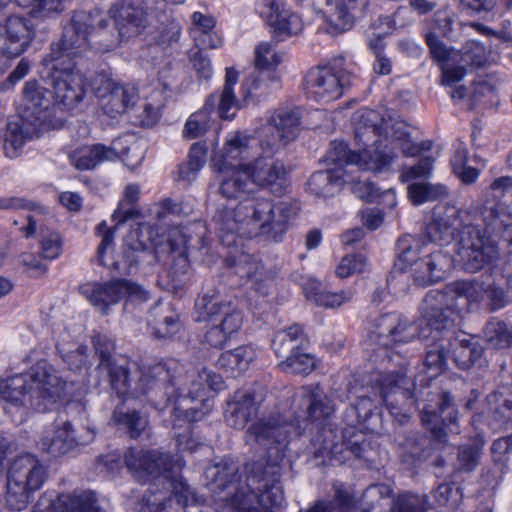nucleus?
Masks as SVG:
<instances>
[{
	"instance_id": "obj_1",
	"label": "nucleus",
	"mask_w": 512,
	"mask_h": 512,
	"mask_svg": "<svg viewBox=\"0 0 512 512\" xmlns=\"http://www.w3.org/2000/svg\"><path fill=\"white\" fill-rule=\"evenodd\" d=\"M333 412V404L318 385L301 387L294 393L289 410L283 408L282 416L259 419L245 433L246 444L267 450L266 465L255 470L246 464L243 480V474L238 475L237 463L222 461L205 471L206 478L211 479L210 490L219 495L224 493L220 499L234 512H271V507L284 501L280 463L293 437L300 436L311 425V429L320 432L312 440L319 445L318 455L336 457L342 452L333 443L334 431L325 424Z\"/></svg>"
},
{
	"instance_id": "obj_2",
	"label": "nucleus",
	"mask_w": 512,
	"mask_h": 512,
	"mask_svg": "<svg viewBox=\"0 0 512 512\" xmlns=\"http://www.w3.org/2000/svg\"><path fill=\"white\" fill-rule=\"evenodd\" d=\"M508 194L512 195V177L503 176L494 180L482 193L479 202L469 210L436 206L424 237L431 243L444 245L457 234L455 261L468 272L479 271L498 258L497 240L504 227L511 224L512 212L502 203Z\"/></svg>"
},
{
	"instance_id": "obj_3",
	"label": "nucleus",
	"mask_w": 512,
	"mask_h": 512,
	"mask_svg": "<svg viewBox=\"0 0 512 512\" xmlns=\"http://www.w3.org/2000/svg\"><path fill=\"white\" fill-rule=\"evenodd\" d=\"M355 142L357 150H350L344 141H332L324 162L329 167L311 175L308 191L316 197H332L340 192L348 180L347 168L384 172L390 169L399 152L414 156L419 148L411 142L404 124L385 119L378 111L363 109L355 117Z\"/></svg>"
},
{
	"instance_id": "obj_4",
	"label": "nucleus",
	"mask_w": 512,
	"mask_h": 512,
	"mask_svg": "<svg viewBox=\"0 0 512 512\" xmlns=\"http://www.w3.org/2000/svg\"><path fill=\"white\" fill-rule=\"evenodd\" d=\"M248 165L237 164L219 174V192L226 199L239 200L219 208L213 216V223L223 244H236L238 237L263 238L275 243L283 240L298 214V207L289 200L253 196Z\"/></svg>"
},
{
	"instance_id": "obj_5",
	"label": "nucleus",
	"mask_w": 512,
	"mask_h": 512,
	"mask_svg": "<svg viewBox=\"0 0 512 512\" xmlns=\"http://www.w3.org/2000/svg\"><path fill=\"white\" fill-rule=\"evenodd\" d=\"M128 470L139 481H153L137 504L138 512H185L197 502L195 494L179 472L184 463L158 450L131 448L124 455Z\"/></svg>"
},
{
	"instance_id": "obj_6",
	"label": "nucleus",
	"mask_w": 512,
	"mask_h": 512,
	"mask_svg": "<svg viewBox=\"0 0 512 512\" xmlns=\"http://www.w3.org/2000/svg\"><path fill=\"white\" fill-rule=\"evenodd\" d=\"M506 304L504 291L493 282L456 281L444 291H429L421 305V313L435 330H448L461 319L468 305H482L490 311Z\"/></svg>"
},
{
	"instance_id": "obj_7",
	"label": "nucleus",
	"mask_w": 512,
	"mask_h": 512,
	"mask_svg": "<svg viewBox=\"0 0 512 512\" xmlns=\"http://www.w3.org/2000/svg\"><path fill=\"white\" fill-rule=\"evenodd\" d=\"M181 384L180 378H174L165 385V394L169 395L167 402L173 401L170 411L173 428L185 427L186 433H175L179 449L194 451L201 444L190 435V424L202 419L212 409L209 392L223 390L225 382L214 371L203 368L189 375V388H182Z\"/></svg>"
},
{
	"instance_id": "obj_8",
	"label": "nucleus",
	"mask_w": 512,
	"mask_h": 512,
	"mask_svg": "<svg viewBox=\"0 0 512 512\" xmlns=\"http://www.w3.org/2000/svg\"><path fill=\"white\" fill-rule=\"evenodd\" d=\"M65 381L46 361L37 362L28 372L0 378V399L15 407L38 412L53 409L61 399Z\"/></svg>"
},
{
	"instance_id": "obj_9",
	"label": "nucleus",
	"mask_w": 512,
	"mask_h": 512,
	"mask_svg": "<svg viewBox=\"0 0 512 512\" xmlns=\"http://www.w3.org/2000/svg\"><path fill=\"white\" fill-rule=\"evenodd\" d=\"M96 354L99 355L98 369L100 371H107L109 375L111 389L117 394L119 398L126 399L127 397H138L139 394H145L149 390L154 389L159 385V382L166 381L169 377V371L161 364L143 367L136 369L138 374V382L132 388L130 373L131 364L126 360L112 361L111 352L114 349V344L103 335H97L93 338ZM135 367V364H132Z\"/></svg>"
},
{
	"instance_id": "obj_10",
	"label": "nucleus",
	"mask_w": 512,
	"mask_h": 512,
	"mask_svg": "<svg viewBox=\"0 0 512 512\" xmlns=\"http://www.w3.org/2000/svg\"><path fill=\"white\" fill-rule=\"evenodd\" d=\"M107 26L108 20L99 8L74 13L61 39L51 44L50 52L42 60L43 65L65 63L66 59L81 56L89 47V37L105 38L102 33Z\"/></svg>"
},
{
	"instance_id": "obj_11",
	"label": "nucleus",
	"mask_w": 512,
	"mask_h": 512,
	"mask_svg": "<svg viewBox=\"0 0 512 512\" xmlns=\"http://www.w3.org/2000/svg\"><path fill=\"white\" fill-rule=\"evenodd\" d=\"M195 308L198 320L209 323L205 342L212 347H223L242 327V312L218 291H207L198 297Z\"/></svg>"
},
{
	"instance_id": "obj_12",
	"label": "nucleus",
	"mask_w": 512,
	"mask_h": 512,
	"mask_svg": "<svg viewBox=\"0 0 512 512\" xmlns=\"http://www.w3.org/2000/svg\"><path fill=\"white\" fill-rule=\"evenodd\" d=\"M47 475L43 463L34 455L16 457L7 471L5 501L9 509H25L33 494L43 486Z\"/></svg>"
},
{
	"instance_id": "obj_13",
	"label": "nucleus",
	"mask_w": 512,
	"mask_h": 512,
	"mask_svg": "<svg viewBox=\"0 0 512 512\" xmlns=\"http://www.w3.org/2000/svg\"><path fill=\"white\" fill-rule=\"evenodd\" d=\"M107 14L117 34L94 41L96 49L103 53L113 51L138 37L148 25L147 10L142 0H116L110 5Z\"/></svg>"
},
{
	"instance_id": "obj_14",
	"label": "nucleus",
	"mask_w": 512,
	"mask_h": 512,
	"mask_svg": "<svg viewBox=\"0 0 512 512\" xmlns=\"http://www.w3.org/2000/svg\"><path fill=\"white\" fill-rule=\"evenodd\" d=\"M53 62L44 66L52 80L54 102L62 109H73L85 96L83 75L73 64Z\"/></svg>"
},
{
	"instance_id": "obj_15",
	"label": "nucleus",
	"mask_w": 512,
	"mask_h": 512,
	"mask_svg": "<svg viewBox=\"0 0 512 512\" xmlns=\"http://www.w3.org/2000/svg\"><path fill=\"white\" fill-rule=\"evenodd\" d=\"M80 293L100 312L107 313L109 306L123 298L146 300V292L138 285L127 280H114L105 283H85Z\"/></svg>"
},
{
	"instance_id": "obj_16",
	"label": "nucleus",
	"mask_w": 512,
	"mask_h": 512,
	"mask_svg": "<svg viewBox=\"0 0 512 512\" xmlns=\"http://www.w3.org/2000/svg\"><path fill=\"white\" fill-rule=\"evenodd\" d=\"M422 317L424 316L422 315ZM423 319L427 326H429V329L420 328L394 313L383 315L377 320L372 331V337L375 338V341L380 346L390 347L394 343L410 342L416 337L427 338L433 332L438 334L441 331L435 330L425 318Z\"/></svg>"
},
{
	"instance_id": "obj_17",
	"label": "nucleus",
	"mask_w": 512,
	"mask_h": 512,
	"mask_svg": "<svg viewBox=\"0 0 512 512\" xmlns=\"http://www.w3.org/2000/svg\"><path fill=\"white\" fill-rule=\"evenodd\" d=\"M300 130V117L296 111L279 109L273 113L260 131L259 145L263 152H275L293 141Z\"/></svg>"
},
{
	"instance_id": "obj_18",
	"label": "nucleus",
	"mask_w": 512,
	"mask_h": 512,
	"mask_svg": "<svg viewBox=\"0 0 512 512\" xmlns=\"http://www.w3.org/2000/svg\"><path fill=\"white\" fill-rule=\"evenodd\" d=\"M375 388L380 398L385 403L390 415L400 424L408 421L409 415L402 406L413 405L412 392L405 386L409 384L408 379L402 373H387L378 375L375 379Z\"/></svg>"
},
{
	"instance_id": "obj_19",
	"label": "nucleus",
	"mask_w": 512,
	"mask_h": 512,
	"mask_svg": "<svg viewBox=\"0 0 512 512\" xmlns=\"http://www.w3.org/2000/svg\"><path fill=\"white\" fill-rule=\"evenodd\" d=\"M94 92L100 110L112 119L133 107L138 96L134 87L119 84L105 76L96 80Z\"/></svg>"
},
{
	"instance_id": "obj_20",
	"label": "nucleus",
	"mask_w": 512,
	"mask_h": 512,
	"mask_svg": "<svg viewBox=\"0 0 512 512\" xmlns=\"http://www.w3.org/2000/svg\"><path fill=\"white\" fill-rule=\"evenodd\" d=\"M36 36V27L31 19L12 14L0 23V37L3 38L2 52L8 59H14L25 53Z\"/></svg>"
},
{
	"instance_id": "obj_21",
	"label": "nucleus",
	"mask_w": 512,
	"mask_h": 512,
	"mask_svg": "<svg viewBox=\"0 0 512 512\" xmlns=\"http://www.w3.org/2000/svg\"><path fill=\"white\" fill-rule=\"evenodd\" d=\"M348 83L343 74L329 66L311 68L304 79L307 96L317 102H330L339 99Z\"/></svg>"
},
{
	"instance_id": "obj_22",
	"label": "nucleus",
	"mask_w": 512,
	"mask_h": 512,
	"mask_svg": "<svg viewBox=\"0 0 512 512\" xmlns=\"http://www.w3.org/2000/svg\"><path fill=\"white\" fill-rule=\"evenodd\" d=\"M259 140L241 131H230L224 139L221 149L213 152L210 167L214 171H223L247 161L253 154Z\"/></svg>"
},
{
	"instance_id": "obj_23",
	"label": "nucleus",
	"mask_w": 512,
	"mask_h": 512,
	"mask_svg": "<svg viewBox=\"0 0 512 512\" xmlns=\"http://www.w3.org/2000/svg\"><path fill=\"white\" fill-rule=\"evenodd\" d=\"M55 107L54 98L45 87L35 80L25 83L20 118L50 128L53 126L52 117Z\"/></svg>"
},
{
	"instance_id": "obj_24",
	"label": "nucleus",
	"mask_w": 512,
	"mask_h": 512,
	"mask_svg": "<svg viewBox=\"0 0 512 512\" xmlns=\"http://www.w3.org/2000/svg\"><path fill=\"white\" fill-rule=\"evenodd\" d=\"M266 388L256 384L250 390L238 391L227 403L225 420L229 426L242 429L256 416L260 404L265 400Z\"/></svg>"
},
{
	"instance_id": "obj_25",
	"label": "nucleus",
	"mask_w": 512,
	"mask_h": 512,
	"mask_svg": "<svg viewBox=\"0 0 512 512\" xmlns=\"http://www.w3.org/2000/svg\"><path fill=\"white\" fill-rule=\"evenodd\" d=\"M32 512H102L92 491L62 494L56 499L48 493L40 496Z\"/></svg>"
},
{
	"instance_id": "obj_26",
	"label": "nucleus",
	"mask_w": 512,
	"mask_h": 512,
	"mask_svg": "<svg viewBox=\"0 0 512 512\" xmlns=\"http://www.w3.org/2000/svg\"><path fill=\"white\" fill-rule=\"evenodd\" d=\"M248 165V175L251 183L260 188L271 192H277L282 189L286 168L284 164L274 158L271 154L257 157L255 160L245 163Z\"/></svg>"
},
{
	"instance_id": "obj_27",
	"label": "nucleus",
	"mask_w": 512,
	"mask_h": 512,
	"mask_svg": "<svg viewBox=\"0 0 512 512\" xmlns=\"http://www.w3.org/2000/svg\"><path fill=\"white\" fill-rule=\"evenodd\" d=\"M120 140H116L111 146L94 144L79 147L69 155L71 165L77 170H92L105 161H114L128 155L130 148L120 149Z\"/></svg>"
},
{
	"instance_id": "obj_28",
	"label": "nucleus",
	"mask_w": 512,
	"mask_h": 512,
	"mask_svg": "<svg viewBox=\"0 0 512 512\" xmlns=\"http://www.w3.org/2000/svg\"><path fill=\"white\" fill-rule=\"evenodd\" d=\"M168 246L170 257L173 260V265L168 272V277L171 278L170 283H166L168 289H180L189 278L190 264L187 255L188 238L178 227L170 230L168 236Z\"/></svg>"
},
{
	"instance_id": "obj_29",
	"label": "nucleus",
	"mask_w": 512,
	"mask_h": 512,
	"mask_svg": "<svg viewBox=\"0 0 512 512\" xmlns=\"http://www.w3.org/2000/svg\"><path fill=\"white\" fill-rule=\"evenodd\" d=\"M326 5L332 31L342 33L366 15L369 0H326Z\"/></svg>"
},
{
	"instance_id": "obj_30",
	"label": "nucleus",
	"mask_w": 512,
	"mask_h": 512,
	"mask_svg": "<svg viewBox=\"0 0 512 512\" xmlns=\"http://www.w3.org/2000/svg\"><path fill=\"white\" fill-rule=\"evenodd\" d=\"M422 423L428 428L433 437L444 442L447 433L458 434L459 426L457 424V411L453 407L452 397L448 393H443L439 407V413L424 409L422 413Z\"/></svg>"
},
{
	"instance_id": "obj_31",
	"label": "nucleus",
	"mask_w": 512,
	"mask_h": 512,
	"mask_svg": "<svg viewBox=\"0 0 512 512\" xmlns=\"http://www.w3.org/2000/svg\"><path fill=\"white\" fill-rule=\"evenodd\" d=\"M89 441L90 439L75 436L71 424L63 421L48 427L43 432L39 445L42 450L58 456L67 453L76 445H84Z\"/></svg>"
},
{
	"instance_id": "obj_32",
	"label": "nucleus",
	"mask_w": 512,
	"mask_h": 512,
	"mask_svg": "<svg viewBox=\"0 0 512 512\" xmlns=\"http://www.w3.org/2000/svg\"><path fill=\"white\" fill-rule=\"evenodd\" d=\"M260 13L280 38L297 35L303 29L301 17L286 8L284 1H275L272 6L268 7V11H261Z\"/></svg>"
},
{
	"instance_id": "obj_33",
	"label": "nucleus",
	"mask_w": 512,
	"mask_h": 512,
	"mask_svg": "<svg viewBox=\"0 0 512 512\" xmlns=\"http://www.w3.org/2000/svg\"><path fill=\"white\" fill-rule=\"evenodd\" d=\"M45 129V127L24 118H21L20 122H9L3 146L5 155L11 159L18 157L22 153L25 143L38 136Z\"/></svg>"
},
{
	"instance_id": "obj_34",
	"label": "nucleus",
	"mask_w": 512,
	"mask_h": 512,
	"mask_svg": "<svg viewBox=\"0 0 512 512\" xmlns=\"http://www.w3.org/2000/svg\"><path fill=\"white\" fill-rule=\"evenodd\" d=\"M451 260L441 250L427 252L410 273L414 282L427 286L443 279L445 270L450 267Z\"/></svg>"
},
{
	"instance_id": "obj_35",
	"label": "nucleus",
	"mask_w": 512,
	"mask_h": 512,
	"mask_svg": "<svg viewBox=\"0 0 512 512\" xmlns=\"http://www.w3.org/2000/svg\"><path fill=\"white\" fill-rule=\"evenodd\" d=\"M392 494L391 488L386 484L372 485L367 488L364 497L374 498L379 496L383 501H387L393 512H426L427 511V497L425 495L418 496L414 494L404 493L390 504V497Z\"/></svg>"
},
{
	"instance_id": "obj_36",
	"label": "nucleus",
	"mask_w": 512,
	"mask_h": 512,
	"mask_svg": "<svg viewBox=\"0 0 512 512\" xmlns=\"http://www.w3.org/2000/svg\"><path fill=\"white\" fill-rule=\"evenodd\" d=\"M238 81V73L233 68L226 69L225 85L220 92L212 93L206 100H212L211 112L216 113L224 120L232 119L239 109V102L234 93V86Z\"/></svg>"
},
{
	"instance_id": "obj_37",
	"label": "nucleus",
	"mask_w": 512,
	"mask_h": 512,
	"mask_svg": "<svg viewBox=\"0 0 512 512\" xmlns=\"http://www.w3.org/2000/svg\"><path fill=\"white\" fill-rule=\"evenodd\" d=\"M10 2H14L23 9H28L32 18L41 20L56 19L66 9L65 0H0V17Z\"/></svg>"
},
{
	"instance_id": "obj_38",
	"label": "nucleus",
	"mask_w": 512,
	"mask_h": 512,
	"mask_svg": "<svg viewBox=\"0 0 512 512\" xmlns=\"http://www.w3.org/2000/svg\"><path fill=\"white\" fill-rule=\"evenodd\" d=\"M255 358V349L252 346L244 345L222 353L217 364L232 377H237L249 368Z\"/></svg>"
},
{
	"instance_id": "obj_39",
	"label": "nucleus",
	"mask_w": 512,
	"mask_h": 512,
	"mask_svg": "<svg viewBox=\"0 0 512 512\" xmlns=\"http://www.w3.org/2000/svg\"><path fill=\"white\" fill-rule=\"evenodd\" d=\"M166 87L164 84L162 89H155L145 93L136 112V117L142 126L152 127L159 121L162 108L165 105Z\"/></svg>"
},
{
	"instance_id": "obj_40",
	"label": "nucleus",
	"mask_w": 512,
	"mask_h": 512,
	"mask_svg": "<svg viewBox=\"0 0 512 512\" xmlns=\"http://www.w3.org/2000/svg\"><path fill=\"white\" fill-rule=\"evenodd\" d=\"M235 273L240 277H246L255 286V289L261 293H266L264 290L265 284L271 279V275L267 272L262 263L254 256L241 253L237 260L233 263Z\"/></svg>"
},
{
	"instance_id": "obj_41",
	"label": "nucleus",
	"mask_w": 512,
	"mask_h": 512,
	"mask_svg": "<svg viewBox=\"0 0 512 512\" xmlns=\"http://www.w3.org/2000/svg\"><path fill=\"white\" fill-rule=\"evenodd\" d=\"M420 241L410 235H405L397 241V259L395 267L403 272H412L413 267L422 261L423 255L426 254Z\"/></svg>"
},
{
	"instance_id": "obj_42",
	"label": "nucleus",
	"mask_w": 512,
	"mask_h": 512,
	"mask_svg": "<svg viewBox=\"0 0 512 512\" xmlns=\"http://www.w3.org/2000/svg\"><path fill=\"white\" fill-rule=\"evenodd\" d=\"M149 320L153 334L158 338H168L178 333L181 329L179 316L170 307H155Z\"/></svg>"
},
{
	"instance_id": "obj_43",
	"label": "nucleus",
	"mask_w": 512,
	"mask_h": 512,
	"mask_svg": "<svg viewBox=\"0 0 512 512\" xmlns=\"http://www.w3.org/2000/svg\"><path fill=\"white\" fill-rule=\"evenodd\" d=\"M25 209L32 213L28 214L27 226L24 227V233L26 237L32 236L36 230L38 224L42 221L44 216V208L35 205L34 203L27 201L20 197H1L0 198V210H19Z\"/></svg>"
},
{
	"instance_id": "obj_44",
	"label": "nucleus",
	"mask_w": 512,
	"mask_h": 512,
	"mask_svg": "<svg viewBox=\"0 0 512 512\" xmlns=\"http://www.w3.org/2000/svg\"><path fill=\"white\" fill-rule=\"evenodd\" d=\"M211 105L212 100H205L203 107L189 116L182 131L183 137L195 139L208 131L213 120Z\"/></svg>"
},
{
	"instance_id": "obj_45",
	"label": "nucleus",
	"mask_w": 512,
	"mask_h": 512,
	"mask_svg": "<svg viewBox=\"0 0 512 512\" xmlns=\"http://www.w3.org/2000/svg\"><path fill=\"white\" fill-rule=\"evenodd\" d=\"M207 161V146L205 143L192 144L188 154V162L179 167V177L187 182L194 181Z\"/></svg>"
},
{
	"instance_id": "obj_46",
	"label": "nucleus",
	"mask_w": 512,
	"mask_h": 512,
	"mask_svg": "<svg viewBox=\"0 0 512 512\" xmlns=\"http://www.w3.org/2000/svg\"><path fill=\"white\" fill-rule=\"evenodd\" d=\"M126 245L134 251H144L150 247L160 245L159 235L155 228L149 224L142 223L132 228L125 238Z\"/></svg>"
},
{
	"instance_id": "obj_47",
	"label": "nucleus",
	"mask_w": 512,
	"mask_h": 512,
	"mask_svg": "<svg viewBox=\"0 0 512 512\" xmlns=\"http://www.w3.org/2000/svg\"><path fill=\"white\" fill-rule=\"evenodd\" d=\"M304 291L306 297L309 300L314 301V303L318 306H322L325 308H336L350 301L353 297V293L351 291H340V292H329V291H319V284L316 281H313L311 284V288L304 286Z\"/></svg>"
},
{
	"instance_id": "obj_48",
	"label": "nucleus",
	"mask_w": 512,
	"mask_h": 512,
	"mask_svg": "<svg viewBox=\"0 0 512 512\" xmlns=\"http://www.w3.org/2000/svg\"><path fill=\"white\" fill-rule=\"evenodd\" d=\"M448 188L443 184L428 182L413 183L408 187V197L414 205H421L427 201H435L446 198Z\"/></svg>"
},
{
	"instance_id": "obj_49",
	"label": "nucleus",
	"mask_w": 512,
	"mask_h": 512,
	"mask_svg": "<svg viewBox=\"0 0 512 512\" xmlns=\"http://www.w3.org/2000/svg\"><path fill=\"white\" fill-rule=\"evenodd\" d=\"M280 369L289 374L308 375L316 367L315 357L297 348L279 364Z\"/></svg>"
},
{
	"instance_id": "obj_50",
	"label": "nucleus",
	"mask_w": 512,
	"mask_h": 512,
	"mask_svg": "<svg viewBox=\"0 0 512 512\" xmlns=\"http://www.w3.org/2000/svg\"><path fill=\"white\" fill-rule=\"evenodd\" d=\"M140 187L137 184H128L123 192V199L112 214L116 226L138 215V211L131 206L139 200Z\"/></svg>"
},
{
	"instance_id": "obj_51",
	"label": "nucleus",
	"mask_w": 512,
	"mask_h": 512,
	"mask_svg": "<svg viewBox=\"0 0 512 512\" xmlns=\"http://www.w3.org/2000/svg\"><path fill=\"white\" fill-rule=\"evenodd\" d=\"M458 52V63L471 67H483L489 63L491 57V49L475 40L467 41Z\"/></svg>"
},
{
	"instance_id": "obj_52",
	"label": "nucleus",
	"mask_w": 512,
	"mask_h": 512,
	"mask_svg": "<svg viewBox=\"0 0 512 512\" xmlns=\"http://www.w3.org/2000/svg\"><path fill=\"white\" fill-rule=\"evenodd\" d=\"M484 446V439L477 436L473 443L463 445L459 448L454 467L458 471H473L479 464L481 450Z\"/></svg>"
},
{
	"instance_id": "obj_53",
	"label": "nucleus",
	"mask_w": 512,
	"mask_h": 512,
	"mask_svg": "<svg viewBox=\"0 0 512 512\" xmlns=\"http://www.w3.org/2000/svg\"><path fill=\"white\" fill-rule=\"evenodd\" d=\"M255 66L260 70H274L284 61V53L272 42H261L255 47Z\"/></svg>"
},
{
	"instance_id": "obj_54",
	"label": "nucleus",
	"mask_w": 512,
	"mask_h": 512,
	"mask_svg": "<svg viewBox=\"0 0 512 512\" xmlns=\"http://www.w3.org/2000/svg\"><path fill=\"white\" fill-rule=\"evenodd\" d=\"M487 404L495 417L502 421H512V389L502 387L486 398Z\"/></svg>"
},
{
	"instance_id": "obj_55",
	"label": "nucleus",
	"mask_w": 512,
	"mask_h": 512,
	"mask_svg": "<svg viewBox=\"0 0 512 512\" xmlns=\"http://www.w3.org/2000/svg\"><path fill=\"white\" fill-rule=\"evenodd\" d=\"M484 337L493 348L503 349L512 344V330L505 322L498 319H492L486 324Z\"/></svg>"
},
{
	"instance_id": "obj_56",
	"label": "nucleus",
	"mask_w": 512,
	"mask_h": 512,
	"mask_svg": "<svg viewBox=\"0 0 512 512\" xmlns=\"http://www.w3.org/2000/svg\"><path fill=\"white\" fill-rule=\"evenodd\" d=\"M113 421L119 427L125 429L131 438L139 437L147 426V419L135 411L124 413L115 410Z\"/></svg>"
},
{
	"instance_id": "obj_57",
	"label": "nucleus",
	"mask_w": 512,
	"mask_h": 512,
	"mask_svg": "<svg viewBox=\"0 0 512 512\" xmlns=\"http://www.w3.org/2000/svg\"><path fill=\"white\" fill-rule=\"evenodd\" d=\"M96 231L101 237V243L97 250L99 263L103 266L118 269L117 264L115 262H110L107 258V256L112 254L113 252L115 229L109 228L107 223L105 221H102L96 226Z\"/></svg>"
},
{
	"instance_id": "obj_58",
	"label": "nucleus",
	"mask_w": 512,
	"mask_h": 512,
	"mask_svg": "<svg viewBox=\"0 0 512 512\" xmlns=\"http://www.w3.org/2000/svg\"><path fill=\"white\" fill-rule=\"evenodd\" d=\"M483 349L467 340H461L454 348V362L461 369L470 368L481 356Z\"/></svg>"
},
{
	"instance_id": "obj_59",
	"label": "nucleus",
	"mask_w": 512,
	"mask_h": 512,
	"mask_svg": "<svg viewBox=\"0 0 512 512\" xmlns=\"http://www.w3.org/2000/svg\"><path fill=\"white\" fill-rule=\"evenodd\" d=\"M425 39L433 59L437 61L440 66L448 62L458 63L460 53L444 45L435 34L428 33Z\"/></svg>"
},
{
	"instance_id": "obj_60",
	"label": "nucleus",
	"mask_w": 512,
	"mask_h": 512,
	"mask_svg": "<svg viewBox=\"0 0 512 512\" xmlns=\"http://www.w3.org/2000/svg\"><path fill=\"white\" fill-rule=\"evenodd\" d=\"M374 408L376 407L373 400L365 395H360L358 401L353 406L360 423L366 424L373 420L371 424H367V428L371 431H376L377 422H380V415L373 413Z\"/></svg>"
},
{
	"instance_id": "obj_61",
	"label": "nucleus",
	"mask_w": 512,
	"mask_h": 512,
	"mask_svg": "<svg viewBox=\"0 0 512 512\" xmlns=\"http://www.w3.org/2000/svg\"><path fill=\"white\" fill-rule=\"evenodd\" d=\"M63 241L56 231H45L41 233L40 251L42 256L48 260L58 258L62 252Z\"/></svg>"
},
{
	"instance_id": "obj_62",
	"label": "nucleus",
	"mask_w": 512,
	"mask_h": 512,
	"mask_svg": "<svg viewBox=\"0 0 512 512\" xmlns=\"http://www.w3.org/2000/svg\"><path fill=\"white\" fill-rule=\"evenodd\" d=\"M446 355L443 346H436L426 353L424 367L427 379H433L444 370Z\"/></svg>"
},
{
	"instance_id": "obj_63",
	"label": "nucleus",
	"mask_w": 512,
	"mask_h": 512,
	"mask_svg": "<svg viewBox=\"0 0 512 512\" xmlns=\"http://www.w3.org/2000/svg\"><path fill=\"white\" fill-rule=\"evenodd\" d=\"M302 333L303 329L298 324H293L289 326L287 329L278 331L272 342V347L276 355H280L282 353L283 339L288 340L289 348H291V350L297 349L298 347H296L295 343L302 336Z\"/></svg>"
},
{
	"instance_id": "obj_64",
	"label": "nucleus",
	"mask_w": 512,
	"mask_h": 512,
	"mask_svg": "<svg viewBox=\"0 0 512 512\" xmlns=\"http://www.w3.org/2000/svg\"><path fill=\"white\" fill-rule=\"evenodd\" d=\"M352 171L347 169L346 178L350 180L346 185H351V191L360 199L368 202L375 200L378 196V189L369 181H357L351 175Z\"/></svg>"
}]
</instances>
